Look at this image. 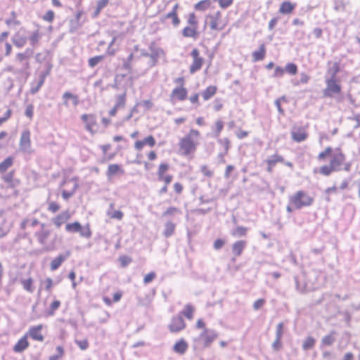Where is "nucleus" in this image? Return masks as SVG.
Returning <instances> with one entry per match:
<instances>
[{
	"label": "nucleus",
	"mask_w": 360,
	"mask_h": 360,
	"mask_svg": "<svg viewBox=\"0 0 360 360\" xmlns=\"http://www.w3.org/2000/svg\"><path fill=\"white\" fill-rule=\"evenodd\" d=\"M285 72H288L291 75H295L297 73V66L296 64L289 63L285 66Z\"/></svg>",
	"instance_id": "6e6d98bb"
},
{
	"label": "nucleus",
	"mask_w": 360,
	"mask_h": 360,
	"mask_svg": "<svg viewBox=\"0 0 360 360\" xmlns=\"http://www.w3.org/2000/svg\"><path fill=\"white\" fill-rule=\"evenodd\" d=\"M340 71V64L339 62H334L332 67L328 68V73L330 75V77L337 78V75Z\"/></svg>",
	"instance_id": "de8ad7c7"
},
{
	"label": "nucleus",
	"mask_w": 360,
	"mask_h": 360,
	"mask_svg": "<svg viewBox=\"0 0 360 360\" xmlns=\"http://www.w3.org/2000/svg\"><path fill=\"white\" fill-rule=\"evenodd\" d=\"M224 129V122L221 120H217L214 123V128L213 129L214 134L216 136H219Z\"/></svg>",
	"instance_id": "bf43d9fd"
},
{
	"label": "nucleus",
	"mask_w": 360,
	"mask_h": 360,
	"mask_svg": "<svg viewBox=\"0 0 360 360\" xmlns=\"http://www.w3.org/2000/svg\"><path fill=\"white\" fill-rule=\"evenodd\" d=\"M34 236L38 243L44 247L54 246L57 240V234H53V230L50 226L44 222L40 224V228L34 232Z\"/></svg>",
	"instance_id": "39448f33"
},
{
	"label": "nucleus",
	"mask_w": 360,
	"mask_h": 360,
	"mask_svg": "<svg viewBox=\"0 0 360 360\" xmlns=\"http://www.w3.org/2000/svg\"><path fill=\"white\" fill-rule=\"evenodd\" d=\"M156 141L153 135H149L141 140H136L134 142V148L136 151H141L145 146L153 148L155 146Z\"/></svg>",
	"instance_id": "aec40b11"
},
{
	"label": "nucleus",
	"mask_w": 360,
	"mask_h": 360,
	"mask_svg": "<svg viewBox=\"0 0 360 360\" xmlns=\"http://www.w3.org/2000/svg\"><path fill=\"white\" fill-rule=\"evenodd\" d=\"M119 261L121 264V266L122 267H125L131 262L132 259L129 256L122 255L119 257Z\"/></svg>",
	"instance_id": "69168bd1"
},
{
	"label": "nucleus",
	"mask_w": 360,
	"mask_h": 360,
	"mask_svg": "<svg viewBox=\"0 0 360 360\" xmlns=\"http://www.w3.org/2000/svg\"><path fill=\"white\" fill-rule=\"evenodd\" d=\"M53 281L51 278H46L44 281H41L39 292L42 290L51 292L53 287Z\"/></svg>",
	"instance_id": "79ce46f5"
},
{
	"label": "nucleus",
	"mask_w": 360,
	"mask_h": 360,
	"mask_svg": "<svg viewBox=\"0 0 360 360\" xmlns=\"http://www.w3.org/2000/svg\"><path fill=\"white\" fill-rule=\"evenodd\" d=\"M14 159L11 156L6 158L2 162H0V174H4L6 170L12 167L13 165Z\"/></svg>",
	"instance_id": "58836bf2"
},
{
	"label": "nucleus",
	"mask_w": 360,
	"mask_h": 360,
	"mask_svg": "<svg viewBox=\"0 0 360 360\" xmlns=\"http://www.w3.org/2000/svg\"><path fill=\"white\" fill-rule=\"evenodd\" d=\"M326 87L323 90L324 96L326 97H333L341 93L342 86L338 78L330 77L326 80Z\"/></svg>",
	"instance_id": "9b49d317"
},
{
	"label": "nucleus",
	"mask_w": 360,
	"mask_h": 360,
	"mask_svg": "<svg viewBox=\"0 0 360 360\" xmlns=\"http://www.w3.org/2000/svg\"><path fill=\"white\" fill-rule=\"evenodd\" d=\"M169 169V165L166 162H162L158 165L157 170L158 178L162 177L167 174V171Z\"/></svg>",
	"instance_id": "09e8293b"
},
{
	"label": "nucleus",
	"mask_w": 360,
	"mask_h": 360,
	"mask_svg": "<svg viewBox=\"0 0 360 360\" xmlns=\"http://www.w3.org/2000/svg\"><path fill=\"white\" fill-rule=\"evenodd\" d=\"M218 143L221 145L224 149V153L227 154L231 146V142L228 138H224L218 140Z\"/></svg>",
	"instance_id": "e2e57ef3"
},
{
	"label": "nucleus",
	"mask_w": 360,
	"mask_h": 360,
	"mask_svg": "<svg viewBox=\"0 0 360 360\" xmlns=\"http://www.w3.org/2000/svg\"><path fill=\"white\" fill-rule=\"evenodd\" d=\"M229 24V16L224 15L220 11H217L205 16L204 27H207L212 32H219L224 30Z\"/></svg>",
	"instance_id": "7ed1b4c3"
},
{
	"label": "nucleus",
	"mask_w": 360,
	"mask_h": 360,
	"mask_svg": "<svg viewBox=\"0 0 360 360\" xmlns=\"http://www.w3.org/2000/svg\"><path fill=\"white\" fill-rule=\"evenodd\" d=\"M34 279L32 277H29L26 279H22L20 283L23 289L27 292L32 293L34 290Z\"/></svg>",
	"instance_id": "c9c22d12"
},
{
	"label": "nucleus",
	"mask_w": 360,
	"mask_h": 360,
	"mask_svg": "<svg viewBox=\"0 0 360 360\" xmlns=\"http://www.w3.org/2000/svg\"><path fill=\"white\" fill-rule=\"evenodd\" d=\"M9 33L7 31L3 32L0 34V45L3 43H4V47H5V56H9L12 53V45L8 41V37ZM3 60V56L0 55V63Z\"/></svg>",
	"instance_id": "b1692460"
},
{
	"label": "nucleus",
	"mask_w": 360,
	"mask_h": 360,
	"mask_svg": "<svg viewBox=\"0 0 360 360\" xmlns=\"http://www.w3.org/2000/svg\"><path fill=\"white\" fill-rule=\"evenodd\" d=\"M125 171L122 165L118 164H110L105 172L106 176L108 179H111L116 176L124 174Z\"/></svg>",
	"instance_id": "412c9836"
},
{
	"label": "nucleus",
	"mask_w": 360,
	"mask_h": 360,
	"mask_svg": "<svg viewBox=\"0 0 360 360\" xmlns=\"http://www.w3.org/2000/svg\"><path fill=\"white\" fill-rule=\"evenodd\" d=\"M314 198L304 191H298L289 197L290 205L295 209L309 207L314 203Z\"/></svg>",
	"instance_id": "0eeeda50"
},
{
	"label": "nucleus",
	"mask_w": 360,
	"mask_h": 360,
	"mask_svg": "<svg viewBox=\"0 0 360 360\" xmlns=\"http://www.w3.org/2000/svg\"><path fill=\"white\" fill-rule=\"evenodd\" d=\"M195 328L202 330L198 337L193 339L194 342H198L203 348H207L217 339L218 333L212 329L207 328L203 319H199L195 323Z\"/></svg>",
	"instance_id": "20e7f679"
},
{
	"label": "nucleus",
	"mask_w": 360,
	"mask_h": 360,
	"mask_svg": "<svg viewBox=\"0 0 360 360\" xmlns=\"http://www.w3.org/2000/svg\"><path fill=\"white\" fill-rule=\"evenodd\" d=\"M296 8V4L290 1H283L279 6L278 12L282 15L291 14Z\"/></svg>",
	"instance_id": "c85d7f7f"
},
{
	"label": "nucleus",
	"mask_w": 360,
	"mask_h": 360,
	"mask_svg": "<svg viewBox=\"0 0 360 360\" xmlns=\"http://www.w3.org/2000/svg\"><path fill=\"white\" fill-rule=\"evenodd\" d=\"M71 217V214L68 210H65L60 214H57L52 219L53 224L60 228L63 224L67 222Z\"/></svg>",
	"instance_id": "bb28decb"
},
{
	"label": "nucleus",
	"mask_w": 360,
	"mask_h": 360,
	"mask_svg": "<svg viewBox=\"0 0 360 360\" xmlns=\"http://www.w3.org/2000/svg\"><path fill=\"white\" fill-rule=\"evenodd\" d=\"M175 230V224L172 221H168L166 223L165 226L164 235L165 237L168 238L171 236Z\"/></svg>",
	"instance_id": "8fccbe9b"
},
{
	"label": "nucleus",
	"mask_w": 360,
	"mask_h": 360,
	"mask_svg": "<svg viewBox=\"0 0 360 360\" xmlns=\"http://www.w3.org/2000/svg\"><path fill=\"white\" fill-rule=\"evenodd\" d=\"M126 104V96L125 94L119 95L117 97V101L114 107L117 109L118 110L120 109L124 108Z\"/></svg>",
	"instance_id": "603ef678"
},
{
	"label": "nucleus",
	"mask_w": 360,
	"mask_h": 360,
	"mask_svg": "<svg viewBox=\"0 0 360 360\" xmlns=\"http://www.w3.org/2000/svg\"><path fill=\"white\" fill-rule=\"evenodd\" d=\"M65 354V348L63 345H58L56 347V354L51 355L48 360H61Z\"/></svg>",
	"instance_id": "a19ab883"
},
{
	"label": "nucleus",
	"mask_w": 360,
	"mask_h": 360,
	"mask_svg": "<svg viewBox=\"0 0 360 360\" xmlns=\"http://www.w3.org/2000/svg\"><path fill=\"white\" fill-rule=\"evenodd\" d=\"M65 231L69 233H79V236L84 238H90L92 236L90 225L86 224L83 226L78 221L66 224Z\"/></svg>",
	"instance_id": "1a4fd4ad"
},
{
	"label": "nucleus",
	"mask_w": 360,
	"mask_h": 360,
	"mask_svg": "<svg viewBox=\"0 0 360 360\" xmlns=\"http://www.w3.org/2000/svg\"><path fill=\"white\" fill-rule=\"evenodd\" d=\"M217 91V87L214 85H210L206 87L202 91V96L204 101H207L214 96Z\"/></svg>",
	"instance_id": "e433bc0d"
},
{
	"label": "nucleus",
	"mask_w": 360,
	"mask_h": 360,
	"mask_svg": "<svg viewBox=\"0 0 360 360\" xmlns=\"http://www.w3.org/2000/svg\"><path fill=\"white\" fill-rule=\"evenodd\" d=\"M55 18V13L52 10H48L46 13L42 16L43 20L52 23Z\"/></svg>",
	"instance_id": "052dcab7"
},
{
	"label": "nucleus",
	"mask_w": 360,
	"mask_h": 360,
	"mask_svg": "<svg viewBox=\"0 0 360 360\" xmlns=\"http://www.w3.org/2000/svg\"><path fill=\"white\" fill-rule=\"evenodd\" d=\"M27 41V39L26 37L20 35L18 33H16L12 39L13 44L18 49L22 48L26 44Z\"/></svg>",
	"instance_id": "4c0bfd02"
},
{
	"label": "nucleus",
	"mask_w": 360,
	"mask_h": 360,
	"mask_svg": "<svg viewBox=\"0 0 360 360\" xmlns=\"http://www.w3.org/2000/svg\"><path fill=\"white\" fill-rule=\"evenodd\" d=\"M174 82L178 84L177 86L174 87L169 95L171 102H182L188 98V89L185 86V79L184 77H179L174 79Z\"/></svg>",
	"instance_id": "423d86ee"
},
{
	"label": "nucleus",
	"mask_w": 360,
	"mask_h": 360,
	"mask_svg": "<svg viewBox=\"0 0 360 360\" xmlns=\"http://www.w3.org/2000/svg\"><path fill=\"white\" fill-rule=\"evenodd\" d=\"M60 209V205L59 203L55 202V201H49L48 202V207L47 210L50 212L54 214L59 211Z\"/></svg>",
	"instance_id": "4d7b16f0"
},
{
	"label": "nucleus",
	"mask_w": 360,
	"mask_h": 360,
	"mask_svg": "<svg viewBox=\"0 0 360 360\" xmlns=\"http://www.w3.org/2000/svg\"><path fill=\"white\" fill-rule=\"evenodd\" d=\"M316 344V340L311 337L309 336L307 337L302 343V349L304 350H309L312 349Z\"/></svg>",
	"instance_id": "49530a36"
},
{
	"label": "nucleus",
	"mask_w": 360,
	"mask_h": 360,
	"mask_svg": "<svg viewBox=\"0 0 360 360\" xmlns=\"http://www.w3.org/2000/svg\"><path fill=\"white\" fill-rule=\"evenodd\" d=\"M104 59L103 55L96 56L91 57L88 60V65L90 68H93L97 65L101 61Z\"/></svg>",
	"instance_id": "864d4df0"
},
{
	"label": "nucleus",
	"mask_w": 360,
	"mask_h": 360,
	"mask_svg": "<svg viewBox=\"0 0 360 360\" xmlns=\"http://www.w3.org/2000/svg\"><path fill=\"white\" fill-rule=\"evenodd\" d=\"M110 148H111L110 144H105V145H102L101 146V149L104 155V157H103V159L102 161L103 162L110 161L115 158V153H110V154H107L108 150H109Z\"/></svg>",
	"instance_id": "37998d69"
},
{
	"label": "nucleus",
	"mask_w": 360,
	"mask_h": 360,
	"mask_svg": "<svg viewBox=\"0 0 360 360\" xmlns=\"http://www.w3.org/2000/svg\"><path fill=\"white\" fill-rule=\"evenodd\" d=\"M202 135L196 129H191L178 142V154L184 158L191 159L200 145Z\"/></svg>",
	"instance_id": "f03ea898"
},
{
	"label": "nucleus",
	"mask_w": 360,
	"mask_h": 360,
	"mask_svg": "<svg viewBox=\"0 0 360 360\" xmlns=\"http://www.w3.org/2000/svg\"><path fill=\"white\" fill-rule=\"evenodd\" d=\"M317 160L321 162L326 160L328 162V164L323 165L314 170V173L323 176H328L333 172L340 171L342 167L345 171H349L351 168V164L345 162L346 155L340 147L327 146L318 154Z\"/></svg>",
	"instance_id": "f257e3e1"
},
{
	"label": "nucleus",
	"mask_w": 360,
	"mask_h": 360,
	"mask_svg": "<svg viewBox=\"0 0 360 360\" xmlns=\"http://www.w3.org/2000/svg\"><path fill=\"white\" fill-rule=\"evenodd\" d=\"M11 18L9 19H6L5 20V23L8 26L11 25H19L20 24V22L17 20V15L15 11H12L11 13Z\"/></svg>",
	"instance_id": "5fc2aeb1"
},
{
	"label": "nucleus",
	"mask_w": 360,
	"mask_h": 360,
	"mask_svg": "<svg viewBox=\"0 0 360 360\" xmlns=\"http://www.w3.org/2000/svg\"><path fill=\"white\" fill-rule=\"evenodd\" d=\"M108 2L109 0H99L96 4L94 15L97 16L101 13V10L108 4Z\"/></svg>",
	"instance_id": "680f3d73"
},
{
	"label": "nucleus",
	"mask_w": 360,
	"mask_h": 360,
	"mask_svg": "<svg viewBox=\"0 0 360 360\" xmlns=\"http://www.w3.org/2000/svg\"><path fill=\"white\" fill-rule=\"evenodd\" d=\"M19 148L22 152H32L31 133L29 129L24 130L20 135Z\"/></svg>",
	"instance_id": "f3484780"
},
{
	"label": "nucleus",
	"mask_w": 360,
	"mask_h": 360,
	"mask_svg": "<svg viewBox=\"0 0 360 360\" xmlns=\"http://www.w3.org/2000/svg\"><path fill=\"white\" fill-rule=\"evenodd\" d=\"M44 326L43 324H39L36 326H30L27 333L25 334L29 338L32 340L39 342H43L45 340L46 335L43 332Z\"/></svg>",
	"instance_id": "4468645a"
},
{
	"label": "nucleus",
	"mask_w": 360,
	"mask_h": 360,
	"mask_svg": "<svg viewBox=\"0 0 360 360\" xmlns=\"http://www.w3.org/2000/svg\"><path fill=\"white\" fill-rule=\"evenodd\" d=\"M266 54V48L264 43H262L259 45L258 50L254 51L252 54V62H258L263 60Z\"/></svg>",
	"instance_id": "cd10ccee"
},
{
	"label": "nucleus",
	"mask_w": 360,
	"mask_h": 360,
	"mask_svg": "<svg viewBox=\"0 0 360 360\" xmlns=\"http://www.w3.org/2000/svg\"><path fill=\"white\" fill-rule=\"evenodd\" d=\"M195 311V308L191 304H186L184 307V310L181 311L183 316H184L187 319L191 320L193 319V314Z\"/></svg>",
	"instance_id": "a18cd8bd"
},
{
	"label": "nucleus",
	"mask_w": 360,
	"mask_h": 360,
	"mask_svg": "<svg viewBox=\"0 0 360 360\" xmlns=\"http://www.w3.org/2000/svg\"><path fill=\"white\" fill-rule=\"evenodd\" d=\"M80 119L84 124V128L89 132L94 134L96 131L97 126V119L94 114L84 113L80 117Z\"/></svg>",
	"instance_id": "2eb2a0df"
},
{
	"label": "nucleus",
	"mask_w": 360,
	"mask_h": 360,
	"mask_svg": "<svg viewBox=\"0 0 360 360\" xmlns=\"http://www.w3.org/2000/svg\"><path fill=\"white\" fill-rule=\"evenodd\" d=\"M335 342V338L333 335L330 334L324 336L322 338L321 342L323 345L330 346Z\"/></svg>",
	"instance_id": "0e129e2a"
},
{
	"label": "nucleus",
	"mask_w": 360,
	"mask_h": 360,
	"mask_svg": "<svg viewBox=\"0 0 360 360\" xmlns=\"http://www.w3.org/2000/svg\"><path fill=\"white\" fill-rule=\"evenodd\" d=\"M9 33L7 31L3 32L0 34V45L3 43H4V47H5V56H9L12 53V45L8 41V37ZM3 60V56L0 55V63Z\"/></svg>",
	"instance_id": "393cba45"
},
{
	"label": "nucleus",
	"mask_w": 360,
	"mask_h": 360,
	"mask_svg": "<svg viewBox=\"0 0 360 360\" xmlns=\"http://www.w3.org/2000/svg\"><path fill=\"white\" fill-rule=\"evenodd\" d=\"M186 328V323L181 316H173L168 325V328L172 333H178Z\"/></svg>",
	"instance_id": "a211bd4d"
},
{
	"label": "nucleus",
	"mask_w": 360,
	"mask_h": 360,
	"mask_svg": "<svg viewBox=\"0 0 360 360\" xmlns=\"http://www.w3.org/2000/svg\"><path fill=\"white\" fill-rule=\"evenodd\" d=\"M41 224L42 223L40 222V221L36 218H33L31 219H25L21 223V228L24 230L26 229H31L30 232L34 233V232L36 231L34 230L35 227H37L38 226L40 227V224Z\"/></svg>",
	"instance_id": "7c9ffc66"
},
{
	"label": "nucleus",
	"mask_w": 360,
	"mask_h": 360,
	"mask_svg": "<svg viewBox=\"0 0 360 360\" xmlns=\"http://www.w3.org/2000/svg\"><path fill=\"white\" fill-rule=\"evenodd\" d=\"M37 27L38 28L35 31L32 32L30 34L28 38H27L30 42V44L33 47L37 46L39 44V42L41 38V32H40L39 25H37Z\"/></svg>",
	"instance_id": "72a5a7b5"
},
{
	"label": "nucleus",
	"mask_w": 360,
	"mask_h": 360,
	"mask_svg": "<svg viewBox=\"0 0 360 360\" xmlns=\"http://www.w3.org/2000/svg\"><path fill=\"white\" fill-rule=\"evenodd\" d=\"M123 292L122 291H117L113 294L112 299H110V297L107 296H104L103 297V302L107 306H111L113 303L118 302L121 298L122 297Z\"/></svg>",
	"instance_id": "f704fd0d"
},
{
	"label": "nucleus",
	"mask_w": 360,
	"mask_h": 360,
	"mask_svg": "<svg viewBox=\"0 0 360 360\" xmlns=\"http://www.w3.org/2000/svg\"><path fill=\"white\" fill-rule=\"evenodd\" d=\"M156 278V274L155 272H150L147 274L143 278V283L148 284L152 282Z\"/></svg>",
	"instance_id": "774afa93"
},
{
	"label": "nucleus",
	"mask_w": 360,
	"mask_h": 360,
	"mask_svg": "<svg viewBox=\"0 0 360 360\" xmlns=\"http://www.w3.org/2000/svg\"><path fill=\"white\" fill-rule=\"evenodd\" d=\"M25 114L30 120H32L34 115V106L32 104H29L26 106Z\"/></svg>",
	"instance_id": "338daca9"
},
{
	"label": "nucleus",
	"mask_w": 360,
	"mask_h": 360,
	"mask_svg": "<svg viewBox=\"0 0 360 360\" xmlns=\"http://www.w3.org/2000/svg\"><path fill=\"white\" fill-rule=\"evenodd\" d=\"M188 344L184 338L179 339L173 346V351L179 354H184L188 350Z\"/></svg>",
	"instance_id": "2f4dec72"
},
{
	"label": "nucleus",
	"mask_w": 360,
	"mask_h": 360,
	"mask_svg": "<svg viewBox=\"0 0 360 360\" xmlns=\"http://www.w3.org/2000/svg\"><path fill=\"white\" fill-rule=\"evenodd\" d=\"M290 136L293 141L301 143L305 141L309 137L308 127L294 125L290 130Z\"/></svg>",
	"instance_id": "ddd939ff"
},
{
	"label": "nucleus",
	"mask_w": 360,
	"mask_h": 360,
	"mask_svg": "<svg viewBox=\"0 0 360 360\" xmlns=\"http://www.w3.org/2000/svg\"><path fill=\"white\" fill-rule=\"evenodd\" d=\"M265 162L266 164L267 172L272 173L276 164L284 162V158L281 155L275 153L268 158Z\"/></svg>",
	"instance_id": "5701e85b"
},
{
	"label": "nucleus",
	"mask_w": 360,
	"mask_h": 360,
	"mask_svg": "<svg viewBox=\"0 0 360 360\" xmlns=\"http://www.w3.org/2000/svg\"><path fill=\"white\" fill-rule=\"evenodd\" d=\"M211 4L210 0H201L194 5V9L197 11L204 12L210 8Z\"/></svg>",
	"instance_id": "ea45409f"
},
{
	"label": "nucleus",
	"mask_w": 360,
	"mask_h": 360,
	"mask_svg": "<svg viewBox=\"0 0 360 360\" xmlns=\"http://www.w3.org/2000/svg\"><path fill=\"white\" fill-rule=\"evenodd\" d=\"M108 216L110 219L121 220L123 218L124 214L120 210H113L108 212Z\"/></svg>",
	"instance_id": "13d9d810"
},
{
	"label": "nucleus",
	"mask_w": 360,
	"mask_h": 360,
	"mask_svg": "<svg viewBox=\"0 0 360 360\" xmlns=\"http://www.w3.org/2000/svg\"><path fill=\"white\" fill-rule=\"evenodd\" d=\"M187 24L188 25L182 30V35L184 37L198 38L200 35L199 21L194 12L188 15Z\"/></svg>",
	"instance_id": "6e6552de"
},
{
	"label": "nucleus",
	"mask_w": 360,
	"mask_h": 360,
	"mask_svg": "<svg viewBox=\"0 0 360 360\" xmlns=\"http://www.w3.org/2000/svg\"><path fill=\"white\" fill-rule=\"evenodd\" d=\"M190 55L192 58V63L189 66V72L190 74L193 75L201 70L205 63V59L200 55V52L197 48H194L191 51Z\"/></svg>",
	"instance_id": "f8f14e48"
},
{
	"label": "nucleus",
	"mask_w": 360,
	"mask_h": 360,
	"mask_svg": "<svg viewBox=\"0 0 360 360\" xmlns=\"http://www.w3.org/2000/svg\"><path fill=\"white\" fill-rule=\"evenodd\" d=\"M30 343L29 339L25 334H24L13 347V351L15 353H22L29 348Z\"/></svg>",
	"instance_id": "4be33fe9"
},
{
	"label": "nucleus",
	"mask_w": 360,
	"mask_h": 360,
	"mask_svg": "<svg viewBox=\"0 0 360 360\" xmlns=\"http://www.w3.org/2000/svg\"><path fill=\"white\" fill-rule=\"evenodd\" d=\"M70 255V252L67 251L64 254H59L57 257L53 258L50 262V269L53 271L58 269L60 265L67 259Z\"/></svg>",
	"instance_id": "a878e982"
},
{
	"label": "nucleus",
	"mask_w": 360,
	"mask_h": 360,
	"mask_svg": "<svg viewBox=\"0 0 360 360\" xmlns=\"http://www.w3.org/2000/svg\"><path fill=\"white\" fill-rule=\"evenodd\" d=\"M179 8V4H176L173 6V8L170 12H169L167 14H166L165 15L162 16L160 18V22L164 23L165 22L166 19L171 18L172 25L174 27L179 26L181 22V20L179 17V13H178Z\"/></svg>",
	"instance_id": "6ab92c4d"
},
{
	"label": "nucleus",
	"mask_w": 360,
	"mask_h": 360,
	"mask_svg": "<svg viewBox=\"0 0 360 360\" xmlns=\"http://www.w3.org/2000/svg\"><path fill=\"white\" fill-rule=\"evenodd\" d=\"M246 245V241L243 240H239L234 242L231 246V250L233 255L236 257L240 256L245 250Z\"/></svg>",
	"instance_id": "c756f323"
},
{
	"label": "nucleus",
	"mask_w": 360,
	"mask_h": 360,
	"mask_svg": "<svg viewBox=\"0 0 360 360\" xmlns=\"http://www.w3.org/2000/svg\"><path fill=\"white\" fill-rule=\"evenodd\" d=\"M3 181L6 184L7 188L15 190L18 186L21 184L20 179L15 177V170H11L2 176ZM18 192L15 191V194L18 195Z\"/></svg>",
	"instance_id": "dca6fc26"
},
{
	"label": "nucleus",
	"mask_w": 360,
	"mask_h": 360,
	"mask_svg": "<svg viewBox=\"0 0 360 360\" xmlns=\"http://www.w3.org/2000/svg\"><path fill=\"white\" fill-rule=\"evenodd\" d=\"M248 229L243 226H237L232 231L231 235L234 237L245 236L247 234Z\"/></svg>",
	"instance_id": "3c124183"
},
{
	"label": "nucleus",
	"mask_w": 360,
	"mask_h": 360,
	"mask_svg": "<svg viewBox=\"0 0 360 360\" xmlns=\"http://www.w3.org/2000/svg\"><path fill=\"white\" fill-rule=\"evenodd\" d=\"M62 191L61 195L63 200H68L76 192L79 187L77 178H71L65 179L61 184Z\"/></svg>",
	"instance_id": "9d476101"
},
{
	"label": "nucleus",
	"mask_w": 360,
	"mask_h": 360,
	"mask_svg": "<svg viewBox=\"0 0 360 360\" xmlns=\"http://www.w3.org/2000/svg\"><path fill=\"white\" fill-rule=\"evenodd\" d=\"M32 53V50L27 49L25 52H20L16 54V60L20 63L24 62L30 58Z\"/></svg>",
	"instance_id": "c03bdc74"
},
{
	"label": "nucleus",
	"mask_w": 360,
	"mask_h": 360,
	"mask_svg": "<svg viewBox=\"0 0 360 360\" xmlns=\"http://www.w3.org/2000/svg\"><path fill=\"white\" fill-rule=\"evenodd\" d=\"M63 104L65 106L69 105V101H72V104L76 106L79 104V97L76 94H73L70 91H66L63 95Z\"/></svg>",
	"instance_id": "473e14b6"
}]
</instances>
